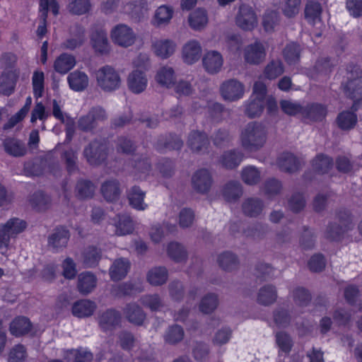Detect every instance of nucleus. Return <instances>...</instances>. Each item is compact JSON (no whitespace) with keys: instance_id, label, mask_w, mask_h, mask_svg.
Instances as JSON below:
<instances>
[{"instance_id":"32","label":"nucleus","mask_w":362,"mask_h":362,"mask_svg":"<svg viewBox=\"0 0 362 362\" xmlns=\"http://www.w3.org/2000/svg\"><path fill=\"white\" fill-rule=\"evenodd\" d=\"M168 272L165 267H155L151 269L146 275L148 282L155 286H160L167 281Z\"/></svg>"},{"instance_id":"62","label":"nucleus","mask_w":362,"mask_h":362,"mask_svg":"<svg viewBox=\"0 0 362 362\" xmlns=\"http://www.w3.org/2000/svg\"><path fill=\"white\" fill-rule=\"evenodd\" d=\"M173 11L170 7L161 6L158 7L155 13V24L157 26L167 24L173 17Z\"/></svg>"},{"instance_id":"33","label":"nucleus","mask_w":362,"mask_h":362,"mask_svg":"<svg viewBox=\"0 0 362 362\" xmlns=\"http://www.w3.org/2000/svg\"><path fill=\"white\" fill-rule=\"evenodd\" d=\"M217 262L219 267L224 271L232 272L239 267L238 257L231 252H224L218 256Z\"/></svg>"},{"instance_id":"34","label":"nucleus","mask_w":362,"mask_h":362,"mask_svg":"<svg viewBox=\"0 0 362 362\" xmlns=\"http://www.w3.org/2000/svg\"><path fill=\"white\" fill-rule=\"evenodd\" d=\"M32 325L29 319L25 317H18L10 324V332L16 337H21L28 334L31 330Z\"/></svg>"},{"instance_id":"36","label":"nucleus","mask_w":362,"mask_h":362,"mask_svg":"<svg viewBox=\"0 0 362 362\" xmlns=\"http://www.w3.org/2000/svg\"><path fill=\"white\" fill-rule=\"evenodd\" d=\"M202 49L197 41H190L183 47V59L187 64H192L198 61L201 57Z\"/></svg>"},{"instance_id":"2","label":"nucleus","mask_w":362,"mask_h":362,"mask_svg":"<svg viewBox=\"0 0 362 362\" xmlns=\"http://www.w3.org/2000/svg\"><path fill=\"white\" fill-rule=\"evenodd\" d=\"M341 88L346 96L354 101V108L356 103L362 100V70L358 66H347Z\"/></svg>"},{"instance_id":"56","label":"nucleus","mask_w":362,"mask_h":362,"mask_svg":"<svg viewBox=\"0 0 362 362\" xmlns=\"http://www.w3.org/2000/svg\"><path fill=\"white\" fill-rule=\"evenodd\" d=\"M293 301L300 307L307 306L311 301L312 296L308 290L303 287H297L291 293Z\"/></svg>"},{"instance_id":"60","label":"nucleus","mask_w":362,"mask_h":362,"mask_svg":"<svg viewBox=\"0 0 362 362\" xmlns=\"http://www.w3.org/2000/svg\"><path fill=\"white\" fill-rule=\"evenodd\" d=\"M346 232L337 222H329L325 232V238L331 241H339Z\"/></svg>"},{"instance_id":"18","label":"nucleus","mask_w":362,"mask_h":362,"mask_svg":"<svg viewBox=\"0 0 362 362\" xmlns=\"http://www.w3.org/2000/svg\"><path fill=\"white\" fill-rule=\"evenodd\" d=\"M148 79L145 73L141 70H134L127 78L129 89L135 94H139L144 91L147 86Z\"/></svg>"},{"instance_id":"38","label":"nucleus","mask_w":362,"mask_h":362,"mask_svg":"<svg viewBox=\"0 0 362 362\" xmlns=\"http://www.w3.org/2000/svg\"><path fill=\"white\" fill-rule=\"evenodd\" d=\"M145 195L146 192L141 190L139 187H132L128 192L129 204L137 210H145L147 207V204L144 202Z\"/></svg>"},{"instance_id":"16","label":"nucleus","mask_w":362,"mask_h":362,"mask_svg":"<svg viewBox=\"0 0 362 362\" xmlns=\"http://www.w3.org/2000/svg\"><path fill=\"white\" fill-rule=\"evenodd\" d=\"M182 146L183 141L181 138L177 135L172 134L160 136L154 144L155 148L160 153L172 150H180Z\"/></svg>"},{"instance_id":"9","label":"nucleus","mask_w":362,"mask_h":362,"mask_svg":"<svg viewBox=\"0 0 362 362\" xmlns=\"http://www.w3.org/2000/svg\"><path fill=\"white\" fill-rule=\"evenodd\" d=\"M122 316L119 311L110 308L100 312L98 315V322L103 332H111L121 323Z\"/></svg>"},{"instance_id":"37","label":"nucleus","mask_w":362,"mask_h":362,"mask_svg":"<svg viewBox=\"0 0 362 362\" xmlns=\"http://www.w3.org/2000/svg\"><path fill=\"white\" fill-rule=\"evenodd\" d=\"M301 51L300 45L291 42L282 51L284 59L288 65H295L300 62Z\"/></svg>"},{"instance_id":"47","label":"nucleus","mask_w":362,"mask_h":362,"mask_svg":"<svg viewBox=\"0 0 362 362\" xmlns=\"http://www.w3.org/2000/svg\"><path fill=\"white\" fill-rule=\"evenodd\" d=\"M211 139L215 146L223 148L229 145L233 139V136L228 129L220 128L213 133Z\"/></svg>"},{"instance_id":"57","label":"nucleus","mask_w":362,"mask_h":362,"mask_svg":"<svg viewBox=\"0 0 362 362\" xmlns=\"http://www.w3.org/2000/svg\"><path fill=\"white\" fill-rule=\"evenodd\" d=\"M284 71V64L281 60H272L265 67L264 74L268 79H274Z\"/></svg>"},{"instance_id":"13","label":"nucleus","mask_w":362,"mask_h":362,"mask_svg":"<svg viewBox=\"0 0 362 362\" xmlns=\"http://www.w3.org/2000/svg\"><path fill=\"white\" fill-rule=\"evenodd\" d=\"M69 238L68 230L64 227H57L48 236L47 245L54 252H59L66 247Z\"/></svg>"},{"instance_id":"39","label":"nucleus","mask_w":362,"mask_h":362,"mask_svg":"<svg viewBox=\"0 0 362 362\" xmlns=\"http://www.w3.org/2000/svg\"><path fill=\"white\" fill-rule=\"evenodd\" d=\"M357 121V115L351 111H343L336 118L338 127L343 131H349L354 129Z\"/></svg>"},{"instance_id":"10","label":"nucleus","mask_w":362,"mask_h":362,"mask_svg":"<svg viewBox=\"0 0 362 362\" xmlns=\"http://www.w3.org/2000/svg\"><path fill=\"white\" fill-rule=\"evenodd\" d=\"M83 155L90 165L100 164L106 159V147L100 141H93L84 148Z\"/></svg>"},{"instance_id":"55","label":"nucleus","mask_w":362,"mask_h":362,"mask_svg":"<svg viewBox=\"0 0 362 362\" xmlns=\"http://www.w3.org/2000/svg\"><path fill=\"white\" fill-rule=\"evenodd\" d=\"M313 167L318 173H327L333 167V160L330 157L320 154L313 160Z\"/></svg>"},{"instance_id":"30","label":"nucleus","mask_w":362,"mask_h":362,"mask_svg":"<svg viewBox=\"0 0 362 362\" xmlns=\"http://www.w3.org/2000/svg\"><path fill=\"white\" fill-rule=\"evenodd\" d=\"M321 4L315 1H308L305 4L304 13L305 19L315 25L317 23L321 24Z\"/></svg>"},{"instance_id":"35","label":"nucleus","mask_w":362,"mask_h":362,"mask_svg":"<svg viewBox=\"0 0 362 362\" xmlns=\"http://www.w3.org/2000/svg\"><path fill=\"white\" fill-rule=\"evenodd\" d=\"M269 232L270 228L269 225L261 222H257L248 226L243 231L246 237L258 240L264 239Z\"/></svg>"},{"instance_id":"54","label":"nucleus","mask_w":362,"mask_h":362,"mask_svg":"<svg viewBox=\"0 0 362 362\" xmlns=\"http://www.w3.org/2000/svg\"><path fill=\"white\" fill-rule=\"evenodd\" d=\"M218 305V296L215 293H208L201 300L199 310L204 314H209L214 311Z\"/></svg>"},{"instance_id":"52","label":"nucleus","mask_w":362,"mask_h":362,"mask_svg":"<svg viewBox=\"0 0 362 362\" xmlns=\"http://www.w3.org/2000/svg\"><path fill=\"white\" fill-rule=\"evenodd\" d=\"M185 336L182 327L177 325L170 326L164 335L165 341L170 344H176L180 342Z\"/></svg>"},{"instance_id":"6","label":"nucleus","mask_w":362,"mask_h":362,"mask_svg":"<svg viewBox=\"0 0 362 362\" xmlns=\"http://www.w3.org/2000/svg\"><path fill=\"white\" fill-rule=\"evenodd\" d=\"M192 187L197 193L207 194L214 183L211 172L206 168H201L194 173L191 179Z\"/></svg>"},{"instance_id":"49","label":"nucleus","mask_w":362,"mask_h":362,"mask_svg":"<svg viewBox=\"0 0 362 362\" xmlns=\"http://www.w3.org/2000/svg\"><path fill=\"white\" fill-rule=\"evenodd\" d=\"M130 165L135 174H148L151 170V163L146 156H134Z\"/></svg>"},{"instance_id":"15","label":"nucleus","mask_w":362,"mask_h":362,"mask_svg":"<svg viewBox=\"0 0 362 362\" xmlns=\"http://www.w3.org/2000/svg\"><path fill=\"white\" fill-rule=\"evenodd\" d=\"M2 147L6 154L14 158L23 157L28 151L23 141L11 136H7L3 139Z\"/></svg>"},{"instance_id":"19","label":"nucleus","mask_w":362,"mask_h":362,"mask_svg":"<svg viewBox=\"0 0 362 362\" xmlns=\"http://www.w3.org/2000/svg\"><path fill=\"white\" fill-rule=\"evenodd\" d=\"M131 267L129 260L124 257H120L115 259L110 269L109 274L111 280L118 281L127 275Z\"/></svg>"},{"instance_id":"46","label":"nucleus","mask_w":362,"mask_h":362,"mask_svg":"<svg viewBox=\"0 0 362 362\" xmlns=\"http://www.w3.org/2000/svg\"><path fill=\"white\" fill-rule=\"evenodd\" d=\"M31 206L37 211L47 209L50 205V198L42 192H35L29 199Z\"/></svg>"},{"instance_id":"59","label":"nucleus","mask_w":362,"mask_h":362,"mask_svg":"<svg viewBox=\"0 0 362 362\" xmlns=\"http://www.w3.org/2000/svg\"><path fill=\"white\" fill-rule=\"evenodd\" d=\"M91 8L90 0H69V11L75 15H83L88 13Z\"/></svg>"},{"instance_id":"58","label":"nucleus","mask_w":362,"mask_h":362,"mask_svg":"<svg viewBox=\"0 0 362 362\" xmlns=\"http://www.w3.org/2000/svg\"><path fill=\"white\" fill-rule=\"evenodd\" d=\"M140 302L151 311H157L164 306L163 300L157 293L144 295L141 297Z\"/></svg>"},{"instance_id":"24","label":"nucleus","mask_w":362,"mask_h":362,"mask_svg":"<svg viewBox=\"0 0 362 362\" xmlns=\"http://www.w3.org/2000/svg\"><path fill=\"white\" fill-rule=\"evenodd\" d=\"M278 294L275 286L266 284L259 289L257 293V302L264 306L274 304L277 300Z\"/></svg>"},{"instance_id":"43","label":"nucleus","mask_w":362,"mask_h":362,"mask_svg":"<svg viewBox=\"0 0 362 362\" xmlns=\"http://www.w3.org/2000/svg\"><path fill=\"white\" fill-rule=\"evenodd\" d=\"M76 64L75 57L69 54H62L54 62V69L60 74H66Z\"/></svg>"},{"instance_id":"61","label":"nucleus","mask_w":362,"mask_h":362,"mask_svg":"<svg viewBox=\"0 0 362 362\" xmlns=\"http://www.w3.org/2000/svg\"><path fill=\"white\" fill-rule=\"evenodd\" d=\"M264 101L250 98L245 109V114L250 118L259 117L264 110Z\"/></svg>"},{"instance_id":"1","label":"nucleus","mask_w":362,"mask_h":362,"mask_svg":"<svg viewBox=\"0 0 362 362\" xmlns=\"http://www.w3.org/2000/svg\"><path fill=\"white\" fill-rule=\"evenodd\" d=\"M267 134L264 124L258 122H250L240 132V146L247 152L259 151L267 142Z\"/></svg>"},{"instance_id":"7","label":"nucleus","mask_w":362,"mask_h":362,"mask_svg":"<svg viewBox=\"0 0 362 362\" xmlns=\"http://www.w3.org/2000/svg\"><path fill=\"white\" fill-rule=\"evenodd\" d=\"M187 145L192 153L204 154L209 151L210 141L206 132L193 130L188 135Z\"/></svg>"},{"instance_id":"5","label":"nucleus","mask_w":362,"mask_h":362,"mask_svg":"<svg viewBox=\"0 0 362 362\" xmlns=\"http://www.w3.org/2000/svg\"><path fill=\"white\" fill-rule=\"evenodd\" d=\"M89 37L90 45L96 54L106 55L110 53L111 45L105 29L99 25L93 26Z\"/></svg>"},{"instance_id":"42","label":"nucleus","mask_w":362,"mask_h":362,"mask_svg":"<svg viewBox=\"0 0 362 362\" xmlns=\"http://www.w3.org/2000/svg\"><path fill=\"white\" fill-rule=\"evenodd\" d=\"M153 48L156 55L166 59L175 52V44L170 40H159L154 42Z\"/></svg>"},{"instance_id":"50","label":"nucleus","mask_w":362,"mask_h":362,"mask_svg":"<svg viewBox=\"0 0 362 362\" xmlns=\"http://www.w3.org/2000/svg\"><path fill=\"white\" fill-rule=\"evenodd\" d=\"M241 177L245 184L255 185L261 180V172L256 167L248 165L242 170Z\"/></svg>"},{"instance_id":"26","label":"nucleus","mask_w":362,"mask_h":362,"mask_svg":"<svg viewBox=\"0 0 362 362\" xmlns=\"http://www.w3.org/2000/svg\"><path fill=\"white\" fill-rule=\"evenodd\" d=\"M97 278L90 272L81 273L78 276L77 288L83 295L91 293L96 286Z\"/></svg>"},{"instance_id":"28","label":"nucleus","mask_w":362,"mask_h":362,"mask_svg":"<svg viewBox=\"0 0 362 362\" xmlns=\"http://www.w3.org/2000/svg\"><path fill=\"white\" fill-rule=\"evenodd\" d=\"M100 191L107 202L116 201L121 193L119 182L117 180H107L101 185Z\"/></svg>"},{"instance_id":"53","label":"nucleus","mask_w":362,"mask_h":362,"mask_svg":"<svg viewBox=\"0 0 362 362\" xmlns=\"http://www.w3.org/2000/svg\"><path fill=\"white\" fill-rule=\"evenodd\" d=\"M189 23L190 26L194 30H201L208 23L206 13L203 9H197L189 15Z\"/></svg>"},{"instance_id":"11","label":"nucleus","mask_w":362,"mask_h":362,"mask_svg":"<svg viewBox=\"0 0 362 362\" xmlns=\"http://www.w3.org/2000/svg\"><path fill=\"white\" fill-rule=\"evenodd\" d=\"M244 86L236 79H229L224 81L221 87L220 92L226 100L235 101L241 98L244 94Z\"/></svg>"},{"instance_id":"51","label":"nucleus","mask_w":362,"mask_h":362,"mask_svg":"<svg viewBox=\"0 0 362 362\" xmlns=\"http://www.w3.org/2000/svg\"><path fill=\"white\" fill-rule=\"evenodd\" d=\"M281 189L282 184L281 181L275 178L267 179L262 187L263 194L268 198H273L279 194Z\"/></svg>"},{"instance_id":"45","label":"nucleus","mask_w":362,"mask_h":362,"mask_svg":"<svg viewBox=\"0 0 362 362\" xmlns=\"http://www.w3.org/2000/svg\"><path fill=\"white\" fill-rule=\"evenodd\" d=\"M167 252L170 258L175 262H185L187 258V252L185 247L177 242L169 243Z\"/></svg>"},{"instance_id":"27","label":"nucleus","mask_w":362,"mask_h":362,"mask_svg":"<svg viewBox=\"0 0 362 362\" xmlns=\"http://www.w3.org/2000/svg\"><path fill=\"white\" fill-rule=\"evenodd\" d=\"M244 154L238 150L225 151L220 157L219 162L226 169L237 168L243 160Z\"/></svg>"},{"instance_id":"20","label":"nucleus","mask_w":362,"mask_h":362,"mask_svg":"<svg viewBox=\"0 0 362 362\" xmlns=\"http://www.w3.org/2000/svg\"><path fill=\"white\" fill-rule=\"evenodd\" d=\"M266 56L263 45L259 42L247 46L244 52L246 62L251 64H258L262 62Z\"/></svg>"},{"instance_id":"64","label":"nucleus","mask_w":362,"mask_h":362,"mask_svg":"<svg viewBox=\"0 0 362 362\" xmlns=\"http://www.w3.org/2000/svg\"><path fill=\"white\" fill-rule=\"evenodd\" d=\"M28 355L25 347L22 344L15 345L8 354V362H25Z\"/></svg>"},{"instance_id":"41","label":"nucleus","mask_w":362,"mask_h":362,"mask_svg":"<svg viewBox=\"0 0 362 362\" xmlns=\"http://www.w3.org/2000/svg\"><path fill=\"white\" fill-rule=\"evenodd\" d=\"M156 81L160 85L170 88L175 84V76L173 68L169 66H163L158 69Z\"/></svg>"},{"instance_id":"22","label":"nucleus","mask_w":362,"mask_h":362,"mask_svg":"<svg viewBox=\"0 0 362 362\" xmlns=\"http://www.w3.org/2000/svg\"><path fill=\"white\" fill-rule=\"evenodd\" d=\"M203 65L206 71L211 74L218 73L223 66V57L216 51L208 52L203 57Z\"/></svg>"},{"instance_id":"21","label":"nucleus","mask_w":362,"mask_h":362,"mask_svg":"<svg viewBox=\"0 0 362 362\" xmlns=\"http://www.w3.org/2000/svg\"><path fill=\"white\" fill-rule=\"evenodd\" d=\"M264 208V202L258 197H249L242 203V211L247 217H258Z\"/></svg>"},{"instance_id":"3","label":"nucleus","mask_w":362,"mask_h":362,"mask_svg":"<svg viewBox=\"0 0 362 362\" xmlns=\"http://www.w3.org/2000/svg\"><path fill=\"white\" fill-rule=\"evenodd\" d=\"M98 86L105 92H111L119 88L121 78L118 72L111 66L105 65L95 72Z\"/></svg>"},{"instance_id":"14","label":"nucleus","mask_w":362,"mask_h":362,"mask_svg":"<svg viewBox=\"0 0 362 362\" xmlns=\"http://www.w3.org/2000/svg\"><path fill=\"white\" fill-rule=\"evenodd\" d=\"M122 312L126 320L136 326L143 325L146 318V314L143 308L134 302L126 304Z\"/></svg>"},{"instance_id":"48","label":"nucleus","mask_w":362,"mask_h":362,"mask_svg":"<svg viewBox=\"0 0 362 362\" xmlns=\"http://www.w3.org/2000/svg\"><path fill=\"white\" fill-rule=\"evenodd\" d=\"M95 187L90 180H81L76 186V196L81 199L92 198Z\"/></svg>"},{"instance_id":"44","label":"nucleus","mask_w":362,"mask_h":362,"mask_svg":"<svg viewBox=\"0 0 362 362\" xmlns=\"http://www.w3.org/2000/svg\"><path fill=\"white\" fill-rule=\"evenodd\" d=\"M83 263L86 267H95L102 257V252L94 246L88 247L83 252Z\"/></svg>"},{"instance_id":"8","label":"nucleus","mask_w":362,"mask_h":362,"mask_svg":"<svg viewBox=\"0 0 362 362\" xmlns=\"http://www.w3.org/2000/svg\"><path fill=\"white\" fill-rule=\"evenodd\" d=\"M69 37L64 40L62 44V47L64 49L73 51L82 47L86 40V29L80 24H75L69 29Z\"/></svg>"},{"instance_id":"31","label":"nucleus","mask_w":362,"mask_h":362,"mask_svg":"<svg viewBox=\"0 0 362 362\" xmlns=\"http://www.w3.org/2000/svg\"><path fill=\"white\" fill-rule=\"evenodd\" d=\"M69 87L75 91H82L88 85V77L82 71H75L70 73L67 77Z\"/></svg>"},{"instance_id":"40","label":"nucleus","mask_w":362,"mask_h":362,"mask_svg":"<svg viewBox=\"0 0 362 362\" xmlns=\"http://www.w3.org/2000/svg\"><path fill=\"white\" fill-rule=\"evenodd\" d=\"M115 226V234L117 235H125L132 233L134 230L133 221L131 217L126 214H119L116 216Z\"/></svg>"},{"instance_id":"23","label":"nucleus","mask_w":362,"mask_h":362,"mask_svg":"<svg viewBox=\"0 0 362 362\" xmlns=\"http://www.w3.org/2000/svg\"><path fill=\"white\" fill-rule=\"evenodd\" d=\"M277 164L281 170L292 173L299 170L301 166L300 160L291 153H282L277 160Z\"/></svg>"},{"instance_id":"17","label":"nucleus","mask_w":362,"mask_h":362,"mask_svg":"<svg viewBox=\"0 0 362 362\" xmlns=\"http://www.w3.org/2000/svg\"><path fill=\"white\" fill-rule=\"evenodd\" d=\"M327 115V106L318 103H309L302 110V117L311 122H321Z\"/></svg>"},{"instance_id":"29","label":"nucleus","mask_w":362,"mask_h":362,"mask_svg":"<svg viewBox=\"0 0 362 362\" xmlns=\"http://www.w3.org/2000/svg\"><path fill=\"white\" fill-rule=\"evenodd\" d=\"M96 308L94 302L90 300H81L74 303L72 313L77 317H87L91 316Z\"/></svg>"},{"instance_id":"12","label":"nucleus","mask_w":362,"mask_h":362,"mask_svg":"<svg viewBox=\"0 0 362 362\" xmlns=\"http://www.w3.org/2000/svg\"><path fill=\"white\" fill-rule=\"evenodd\" d=\"M236 24L245 30H252L257 24V16L252 8L247 5H242L235 18Z\"/></svg>"},{"instance_id":"25","label":"nucleus","mask_w":362,"mask_h":362,"mask_svg":"<svg viewBox=\"0 0 362 362\" xmlns=\"http://www.w3.org/2000/svg\"><path fill=\"white\" fill-rule=\"evenodd\" d=\"M241 184L238 181H229L226 183L221 190V194L228 202H235L243 195Z\"/></svg>"},{"instance_id":"4","label":"nucleus","mask_w":362,"mask_h":362,"mask_svg":"<svg viewBox=\"0 0 362 362\" xmlns=\"http://www.w3.org/2000/svg\"><path fill=\"white\" fill-rule=\"evenodd\" d=\"M136 34L134 30L124 23H119L110 30V38L112 42L122 47H129L136 40Z\"/></svg>"},{"instance_id":"63","label":"nucleus","mask_w":362,"mask_h":362,"mask_svg":"<svg viewBox=\"0 0 362 362\" xmlns=\"http://www.w3.org/2000/svg\"><path fill=\"white\" fill-rule=\"evenodd\" d=\"M170 298L175 301L182 300L185 295V287L183 284L179 280L172 281L168 286Z\"/></svg>"}]
</instances>
